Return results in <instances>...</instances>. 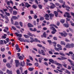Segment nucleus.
Segmentation results:
<instances>
[{"label":"nucleus","mask_w":74,"mask_h":74,"mask_svg":"<svg viewBox=\"0 0 74 74\" xmlns=\"http://www.w3.org/2000/svg\"><path fill=\"white\" fill-rule=\"evenodd\" d=\"M17 14V12L16 11H13V14L14 15H16Z\"/></svg>","instance_id":"nucleus-26"},{"label":"nucleus","mask_w":74,"mask_h":74,"mask_svg":"<svg viewBox=\"0 0 74 74\" xmlns=\"http://www.w3.org/2000/svg\"><path fill=\"white\" fill-rule=\"evenodd\" d=\"M44 19V17L42 16H41L40 18V21H43Z\"/></svg>","instance_id":"nucleus-30"},{"label":"nucleus","mask_w":74,"mask_h":74,"mask_svg":"<svg viewBox=\"0 0 74 74\" xmlns=\"http://www.w3.org/2000/svg\"><path fill=\"white\" fill-rule=\"evenodd\" d=\"M12 18L14 20L18 19V18L17 17L14 16H12Z\"/></svg>","instance_id":"nucleus-24"},{"label":"nucleus","mask_w":74,"mask_h":74,"mask_svg":"<svg viewBox=\"0 0 74 74\" xmlns=\"http://www.w3.org/2000/svg\"><path fill=\"white\" fill-rule=\"evenodd\" d=\"M18 23L17 21H15V22L14 24V25H18Z\"/></svg>","instance_id":"nucleus-47"},{"label":"nucleus","mask_w":74,"mask_h":74,"mask_svg":"<svg viewBox=\"0 0 74 74\" xmlns=\"http://www.w3.org/2000/svg\"><path fill=\"white\" fill-rule=\"evenodd\" d=\"M15 62L16 64V67H18L19 64V61L18 60H15Z\"/></svg>","instance_id":"nucleus-9"},{"label":"nucleus","mask_w":74,"mask_h":74,"mask_svg":"<svg viewBox=\"0 0 74 74\" xmlns=\"http://www.w3.org/2000/svg\"><path fill=\"white\" fill-rule=\"evenodd\" d=\"M31 5L27 3H25V7H27V8H28L29 7H30Z\"/></svg>","instance_id":"nucleus-22"},{"label":"nucleus","mask_w":74,"mask_h":74,"mask_svg":"<svg viewBox=\"0 0 74 74\" xmlns=\"http://www.w3.org/2000/svg\"><path fill=\"white\" fill-rule=\"evenodd\" d=\"M74 46L73 43H72L71 44L68 43L66 45V48H73Z\"/></svg>","instance_id":"nucleus-2"},{"label":"nucleus","mask_w":74,"mask_h":74,"mask_svg":"<svg viewBox=\"0 0 74 74\" xmlns=\"http://www.w3.org/2000/svg\"><path fill=\"white\" fill-rule=\"evenodd\" d=\"M18 39L21 42H26V41L27 42H29V43L30 42L28 41V39L26 40H25L23 39H22L20 37H18Z\"/></svg>","instance_id":"nucleus-4"},{"label":"nucleus","mask_w":74,"mask_h":74,"mask_svg":"<svg viewBox=\"0 0 74 74\" xmlns=\"http://www.w3.org/2000/svg\"><path fill=\"white\" fill-rule=\"evenodd\" d=\"M27 25L28 27L29 28L34 27V25L30 23H28L27 24Z\"/></svg>","instance_id":"nucleus-18"},{"label":"nucleus","mask_w":74,"mask_h":74,"mask_svg":"<svg viewBox=\"0 0 74 74\" xmlns=\"http://www.w3.org/2000/svg\"><path fill=\"white\" fill-rule=\"evenodd\" d=\"M13 11V8H12V9H9V11L10 12L11 14H12V12Z\"/></svg>","instance_id":"nucleus-57"},{"label":"nucleus","mask_w":74,"mask_h":74,"mask_svg":"<svg viewBox=\"0 0 74 74\" xmlns=\"http://www.w3.org/2000/svg\"><path fill=\"white\" fill-rule=\"evenodd\" d=\"M45 17H46V18H49V15L48 14H46L45 15Z\"/></svg>","instance_id":"nucleus-41"},{"label":"nucleus","mask_w":74,"mask_h":74,"mask_svg":"<svg viewBox=\"0 0 74 74\" xmlns=\"http://www.w3.org/2000/svg\"><path fill=\"white\" fill-rule=\"evenodd\" d=\"M50 26L51 27H54L57 29L58 28V27H57V26L56 25H55L53 24H51V25H50Z\"/></svg>","instance_id":"nucleus-17"},{"label":"nucleus","mask_w":74,"mask_h":74,"mask_svg":"<svg viewBox=\"0 0 74 74\" xmlns=\"http://www.w3.org/2000/svg\"><path fill=\"white\" fill-rule=\"evenodd\" d=\"M59 34H61L62 36L66 37L68 35V34L66 32H64V33H63L59 32Z\"/></svg>","instance_id":"nucleus-5"},{"label":"nucleus","mask_w":74,"mask_h":74,"mask_svg":"<svg viewBox=\"0 0 74 74\" xmlns=\"http://www.w3.org/2000/svg\"><path fill=\"white\" fill-rule=\"evenodd\" d=\"M49 15L50 16V20H52L53 17L54 16V14L52 13H50L49 14Z\"/></svg>","instance_id":"nucleus-8"},{"label":"nucleus","mask_w":74,"mask_h":74,"mask_svg":"<svg viewBox=\"0 0 74 74\" xmlns=\"http://www.w3.org/2000/svg\"><path fill=\"white\" fill-rule=\"evenodd\" d=\"M43 35H44V37L45 38H46L47 36H47V34H46L45 32H44V33L43 34Z\"/></svg>","instance_id":"nucleus-29"},{"label":"nucleus","mask_w":74,"mask_h":74,"mask_svg":"<svg viewBox=\"0 0 74 74\" xmlns=\"http://www.w3.org/2000/svg\"><path fill=\"white\" fill-rule=\"evenodd\" d=\"M38 53L40 54H42V55L43 56H45L46 55L45 52L42 49H41V50H39Z\"/></svg>","instance_id":"nucleus-3"},{"label":"nucleus","mask_w":74,"mask_h":74,"mask_svg":"<svg viewBox=\"0 0 74 74\" xmlns=\"http://www.w3.org/2000/svg\"><path fill=\"white\" fill-rule=\"evenodd\" d=\"M11 64H10L9 63H8L6 64V66L8 68H11Z\"/></svg>","instance_id":"nucleus-15"},{"label":"nucleus","mask_w":74,"mask_h":74,"mask_svg":"<svg viewBox=\"0 0 74 74\" xmlns=\"http://www.w3.org/2000/svg\"><path fill=\"white\" fill-rule=\"evenodd\" d=\"M49 61L50 62L52 63V64H54V60L53 59H50L49 60Z\"/></svg>","instance_id":"nucleus-21"},{"label":"nucleus","mask_w":74,"mask_h":74,"mask_svg":"<svg viewBox=\"0 0 74 74\" xmlns=\"http://www.w3.org/2000/svg\"><path fill=\"white\" fill-rule=\"evenodd\" d=\"M59 54L62 56H65V55L64 53H60Z\"/></svg>","instance_id":"nucleus-35"},{"label":"nucleus","mask_w":74,"mask_h":74,"mask_svg":"<svg viewBox=\"0 0 74 74\" xmlns=\"http://www.w3.org/2000/svg\"><path fill=\"white\" fill-rule=\"evenodd\" d=\"M4 44V42H3V40H0V45H3Z\"/></svg>","instance_id":"nucleus-44"},{"label":"nucleus","mask_w":74,"mask_h":74,"mask_svg":"<svg viewBox=\"0 0 74 74\" xmlns=\"http://www.w3.org/2000/svg\"><path fill=\"white\" fill-rule=\"evenodd\" d=\"M38 6L39 8H40V9H42V6L40 4L38 5Z\"/></svg>","instance_id":"nucleus-37"},{"label":"nucleus","mask_w":74,"mask_h":74,"mask_svg":"<svg viewBox=\"0 0 74 74\" xmlns=\"http://www.w3.org/2000/svg\"><path fill=\"white\" fill-rule=\"evenodd\" d=\"M20 69L21 71V73H22L23 71L22 68V67H20Z\"/></svg>","instance_id":"nucleus-61"},{"label":"nucleus","mask_w":74,"mask_h":74,"mask_svg":"<svg viewBox=\"0 0 74 74\" xmlns=\"http://www.w3.org/2000/svg\"><path fill=\"white\" fill-rule=\"evenodd\" d=\"M21 66L23 67L25 65V62L24 61H23V62H21Z\"/></svg>","instance_id":"nucleus-13"},{"label":"nucleus","mask_w":74,"mask_h":74,"mask_svg":"<svg viewBox=\"0 0 74 74\" xmlns=\"http://www.w3.org/2000/svg\"><path fill=\"white\" fill-rule=\"evenodd\" d=\"M52 44H54L53 45L54 47H56V45L57 44V42H56L55 41L53 42H52Z\"/></svg>","instance_id":"nucleus-25"},{"label":"nucleus","mask_w":74,"mask_h":74,"mask_svg":"<svg viewBox=\"0 0 74 74\" xmlns=\"http://www.w3.org/2000/svg\"><path fill=\"white\" fill-rule=\"evenodd\" d=\"M19 24L21 27H23V23L21 21L19 22Z\"/></svg>","instance_id":"nucleus-53"},{"label":"nucleus","mask_w":74,"mask_h":74,"mask_svg":"<svg viewBox=\"0 0 74 74\" xmlns=\"http://www.w3.org/2000/svg\"><path fill=\"white\" fill-rule=\"evenodd\" d=\"M26 63L27 65H29V66L32 65V64L30 63H29L28 62H27Z\"/></svg>","instance_id":"nucleus-36"},{"label":"nucleus","mask_w":74,"mask_h":74,"mask_svg":"<svg viewBox=\"0 0 74 74\" xmlns=\"http://www.w3.org/2000/svg\"><path fill=\"white\" fill-rule=\"evenodd\" d=\"M16 72L17 74H20V72L19 70H17L16 71Z\"/></svg>","instance_id":"nucleus-51"},{"label":"nucleus","mask_w":74,"mask_h":74,"mask_svg":"<svg viewBox=\"0 0 74 74\" xmlns=\"http://www.w3.org/2000/svg\"><path fill=\"white\" fill-rule=\"evenodd\" d=\"M1 51L2 52H4V51H5V48H1Z\"/></svg>","instance_id":"nucleus-50"},{"label":"nucleus","mask_w":74,"mask_h":74,"mask_svg":"<svg viewBox=\"0 0 74 74\" xmlns=\"http://www.w3.org/2000/svg\"><path fill=\"white\" fill-rule=\"evenodd\" d=\"M61 58H57V59L59 60H65L67 59V58H65L64 56H60Z\"/></svg>","instance_id":"nucleus-6"},{"label":"nucleus","mask_w":74,"mask_h":74,"mask_svg":"<svg viewBox=\"0 0 74 74\" xmlns=\"http://www.w3.org/2000/svg\"><path fill=\"white\" fill-rule=\"evenodd\" d=\"M5 19L6 21L8 22H9V19H8V16L5 17Z\"/></svg>","instance_id":"nucleus-42"},{"label":"nucleus","mask_w":74,"mask_h":74,"mask_svg":"<svg viewBox=\"0 0 74 74\" xmlns=\"http://www.w3.org/2000/svg\"><path fill=\"white\" fill-rule=\"evenodd\" d=\"M60 23L59 21H57V26H59L60 25Z\"/></svg>","instance_id":"nucleus-60"},{"label":"nucleus","mask_w":74,"mask_h":74,"mask_svg":"<svg viewBox=\"0 0 74 74\" xmlns=\"http://www.w3.org/2000/svg\"><path fill=\"white\" fill-rule=\"evenodd\" d=\"M56 7L55 5L53 3H52V5L50 6V8L51 9H54Z\"/></svg>","instance_id":"nucleus-10"},{"label":"nucleus","mask_w":74,"mask_h":74,"mask_svg":"<svg viewBox=\"0 0 74 74\" xmlns=\"http://www.w3.org/2000/svg\"><path fill=\"white\" fill-rule=\"evenodd\" d=\"M34 69V68H29L28 70L30 71H32Z\"/></svg>","instance_id":"nucleus-33"},{"label":"nucleus","mask_w":74,"mask_h":74,"mask_svg":"<svg viewBox=\"0 0 74 74\" xmlns=\"http://www.w3.org/2000/svg\"><path fill=\"white\" fill-rule=\"evenodd\" d=\"M3 62L5 63H6L7 62V60L5 59V58H4L3 60Z\"/></svg>","instance_id":"nucleus-56"},{"label":"nucleus","mask_w":74,"mask_h":74,"mask_svg":"<svg viewBox=\"0 0 74 74\" xmlns=\"http://www.w3.org/2000/svg\"><path fill=\"white\" fill-rule=\"evenodd\" d=\"M57 11L58 12H60L61 14H63V12L62 11L60 10L59 9H58L57 10Z\"/></svg>","instance_id":"nucleus-52"},{"label":"nucleus","mask_w":74,"mask_h":74,"mask_svg":"<svg viewBox=\"0 0 74 74\" xmlns=\"http://www.w3.org/2000/svg\"><path fill=\"white\" fill-rule=\"evenodd\" d=\"M6 73L8 74H12V72L11 71H10L8 69H7L6 71Z\"/></svg>","instance_id":"nucleus-12"},{"label":"nucleus","mask_w":74,"mask_h":74,"mask_svg":"<svg viewBox=\"0 0 74 74\" xmlns=\"http://www.w3.org/2000/svg\"><path fill=\"white\" fill-rule=\"evenodd\" d=\"M54 12L55 16L56 17H58V12L56 11H54Z\"/></svg>","instance_id":"nucleus-20"},{"label":"nucleus","mask_w":74,"mask_h":74,"mask_svg":"<svg viewBox=\"0 0 74 74\" xmlns=\"http://www.w3.org/2000/svg\"><path fill=\"white\" fill-rule=\"evenodd\" d=\"M30 42L31 43H32L33 42H34V40L33 38L30 37Z\"/></svg>","instance_id":"nucleus-19"},{"label":"nucleus","mask_w":74,"mask_h":74,"mask_svg":"<svg viewBox=\"0 0 74 74\" xmlns=\"http://www.w3.org/2000/svg\"><path fill=\"white\" fill-rule=\"evenodd\" d=\"M60 44L61 45H65V43L64 42L62 41H61L60 42Z\"/></svg>","instance_id":"nucleus-31"},{"label":"nucleus","mask_w":74,"mask_h":74,"mask_svg":"<svg viewBox=\"0 0 74 74\" xmlns=\"http://www.w3.org/2000/svg\"><path fill=\"white\" fill-rule=\"evenodd\" d=\"M42 49H43V50H44V51H45L46 52V51L47 50V48H45L44 46H42Z\"/></svg>","instance_id":"nucleus-27"},{"label":"nucleus","mask_w":74,"mask_h":74,"mask_svg":"<svg viewBox=\"0 0 74 74\" xmlns=\"http://www.w3.org/2000/svg\"><path fill=\"white\" fill-rule=\"evenodd\" d=\"M37 45L38 47H39L41 48L42 47H43L42 46V45H41L40 44H37Z\"/></svg>","instance_id":"nucleus-43"},{"label":"nucleus","mask_w":74,"mask_h":74,"mask_svg":"<svg viewBox=\"0 0 74 74\" xmlns=\"http://www.w3.org/2000/svg\"><path fill=\"white\" fill-rule=\"evenodd\" d=\"M34 19H36L37 18H38V16L36 15H35L34 16Z\"/></svg>","instance_id":"nucleus-59"},{"label":"nucleus","mask_w":74,"mask_h":74,"mask_svg":"<svg viewBox=\"0 0 74 74\" xmlns=\"http://www.w3.org/2000/svg\"><path fill=\"white\" fill-rule=\"evenodd\" d=\"M54 63L57 65L60 66L61 67H62V64L59 63L57 62L56 61H54Z\"/></svg>","instance_id":"nucleus-7"},{"label":"nucleus","mask_w":74,"mask_h":74,"mask_svg":"<svg viewBox=\"0 0 74 74\" xmlns=\"http://www.w3.org/2000/svg\"><path fill=\"white\" fill-rule=\"evenodd\" d=\"M11 23H12V25H14V22H13V21L12 19L11 18Z\"/></svg>","instance_id":"nucleus-63"},{"label":"nucleus","mask_w":74,"mask_h":74,"mask_svg":"<svg viewBox=\"0 0 74 74\" xmlns=\"http://www.w3.org/2000/svg\"><path fill=\"white\" fill-rule=\"evenodd\" d=\"M65 21L64 19H61L60 20V22L62 24H63L64 23Z\"/></svg>","instance_id":"nucleus-23"},{"label":"nucleus","mask_w":74,"mask_h":74,"mask_svg":"<svg viewBox=\"0 0 74 74\" xmlns=\"http://www.w3.org/2000/svg\"><path fill=\"white\" fill-rule=\"evenodd\" d=\"M0 15L1 16L2 18H4V16L3 15V14H0Z\"/></svg>","instance_id":"nucleus-48"},{"label":"nucleus","mask_w":74,"mask_h":74,"mask_svg":"<svg viewBox=\"0 0 74 74\" xmlns=\"http://www.w3.org/2000/svg\"><path fill=\"white\" fill-rule=\"evenodd\" d=\"M57 47L58 48H57L56 47H55V50L56 51H59L60 50H62V46L59 44H58L57 45Z\"/></svg>","instance_id":"nucleus-1"},{"label":"nucleus","mask_w":74,"mask_h":74,"mask_svg":"<svg viewBox=\"0 0 74 74\" xmlns=\"http://www.w3.org/2000/svg\"><path fill=\"white\" fill-rule=\"evenodd\" d=\"M7 4L8 5V6L10 5V1H8L7 3Z\"/></svg>","instance_id":"nucleus-55"},{"label":"nucleus","mask_w":74,"mask_h":74,"mask_svg":"<svg viewBox=\"0 0 74 74\" xmlns=\"http://www.w3.org/2000/svg\"><path fill=\"white\" fill-rule=\"evenodd\" d=\"M66 73L68 74H71V73L70 71H69L68 70H66Z\"/></svg>","instance_id":"nucleus-45"},{"label":"nucleus","mask_w":74,"mask_h":74,"mask_svg":"<svg viewBox=\"0 0 74 74\" xmlns=\"http://www.w3.org/2000/svg\"><path fill=\"white\" fill-rule=\"evenodd\" d=\"M65 15H70L69 13V12H66L65 13Z\"/></svg>","instance_id":"nucleus-62"},{"label":"nucleus","mask_w":74,"mask_h":74,"mask_svg":"<svg viewBox=\"0 0 74 74\" xmlns=\"http://www.w3.org/2000/svg\"><path fill=\"white\" fill-rule=\"evenodd\" d=\"M63 26L66 28H68L69 26V24L67 23V24L64 23L63 24Z\"/></svg>","instance_id":"nucleus-11"},{"label":"nucleus","mask_w":74,"mask_h":74,"mask_svg":"<svg viewBox=\"0 0 74 74\" xmlns=\"http://www.w3.org/2000/svg\"><path fill=\"white\" fill-rule=\"evenodd\" d=\"M34 65L36 67H38V66L39 64L38 62H36L35 63Z\"/></svg>","instance_id":"nucleus-38"},{"label":"nucleus","mask_w":74,"mask_h":74,"mask_svg":"<svg viewBox=\"0 0 74 74\" xmlns=\"http://www.w3.org/2000/svg\"><path fill=\"white\" fill-rule=\"evenodd\" d=\"M38 39L37 38H35L34 39V42H38Z\"/></svg>","instance_id":"nucleus-49"},{"label":"nucleus","mask_w":74,"mask_h":74,"mask_svg":"<svg viewBox=\"0 0 74 74\" xmlns=\"http://www.w3.org/2000/svg\"><path fill=\"white\" fill-rule=\"evenodd\" d=\"M32 7V8H34V9H36L38 8V6L36 4L33 5Z\"/></svg>","instance_id":"nucleus-16"},{"label":"nucleus","mask_w":74,"mask_h":74,"mask_svg":"<svg viewBox=\"0 0 74 74\" xmlns=\"http://www.w3.org/2000/svg\"><path fill=\"white\" fill-rule=\"evenodd\" d=\"M15 47H16V50H18V49H19L18 46V44H16L15 46Z\"/></svg>","instance_id":"nucleus-28"},{"label":"nucleus","mask_w":74,"mask_h":74,"mask_svg":"<svg viewBox=\"0 0 74 74\" xmlns=\"http://www.w3.org/2000/svg\"><path fill=\"white\" fill-rule=\"evenodd\" d=\"M5 15L7 16H10V14L9 13H7V12H5Z\"/></svg>","instance_id":"nucleus-32"},{"label":"nucleus","mask_w":74,"mask_h":74,"mask_svg":"<svg viewBox=\"0 0 74 74\" xmlns=\"http://www.w3.org/2000/svg\"><path fill=\"white\" fill-rule=\"evenodd\" d=\"M24 73L25 74H27V70H25L24 72Z\"/></svg>","instance_id":"nucleus-64"},{"label":"nucleus","mask_w":74,"mask_h":74,"mask_svg":"<svg viewBox=\"0 0 74 74\" xmlns=\"http://www.w3.org/2000/svg\"><path fill=\"white\" fill-rule=\"evenodd\" d=\"M28 34L30 36H31L32 37H33V35L31 33H28Z\"/></svg>","instance_id":"nucleus-46"},{"label":"nucleus","mask_w":74,"mask_h":74,"mask_svg":"<svg viewBox=\"0 0 74 74\" xmlns=\"http://www.w3.org/2000/svg\"><path fill=\"white\" fill-rule=\"evenodd\" d=\"M19 59L21 60H23V58L21 56H20L19 57Z\"/></svg>","instance_id":"nucleus-39"},{"label":"nucleus","mask_w":74,"mask_h":74,"mask_svg":"<svg viewBox=\"0 0 74 74\" xmlns=\"http://www.w3.org/2000/svg\"><path fill=\"white\" fill-rule=\"evenodd\" d=\"M15 34L17 36V37H22V35L21 34H19L18 33L16 32L15 33Z\"/></svg>","instance_id":"nucleus-14"},{"label":"nucleus","mask_w":74,"mask_h":74,"mask_svg":"<svg viewBox=\"0 0 74 74\" xmlns=\"http://www.w3.org/2000/svg\"><path fill=\"white\" fill-rule=\"evenodd\" d=\"M56 70L60 72V74H62V71L61 70H60L58 69H56Z\"/></svg>","instance_id":"nucleus-40"},{"label":"nucleus","mask_w":74,"mask_h":74,"mask_svg":"<svg viewBox=\"0 0 74 74\" xmlns=\"http://www.w3.org/2000/svg\"><path fill=\"white\" fill-rule=\"evenodd\" d=\"M65 3V2L64 1L63 2V4L62 5V7L63 8H65V5H66Z\"/></svg>","instance_id":"nucleus-34"},{"label":"nucleus","mask_w":74,"mask_h":74,"mask_svg":"<svg viewBox=\"0 0 74 74\" xmlns=\"http://www.w3.org/2000/svg\"><path fill=\"white\" fill-rule=\"evenodd\" d=\"M44 64L45 65H46L47 66H48V63H47V62H44Z\"/></svg>","instance_id":"nucleus-54"},{"label":"nucleus","mask_w":74,"mask_h":74,"mask_svg":"<svg viewBox=\"0 0 74 74\" xmlns=\"http://www.w3.org/2000/svg\"><path fill=\"white\" fill-rule=\"evenodd\" d=\"M53 39L55 40H57V38L56 37V36H54L53 38Z\"/></svg>","instance_id":"nucleus-58"}]
</instances>
